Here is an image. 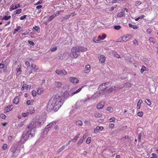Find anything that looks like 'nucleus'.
<instances>
[{"label": "nucleus", "instance_id": "nucleus-32", "mask_svg": "<svg viewBox=\"0 0 158 158\" xmlns=\"http://www.w3.org/2000/svg\"><path fill=\"white\" fill-rule=\"evenodd\" d=\"M102 116V114L101 113L96 112L94 114V116L97 118L101 117Z\"/></svg>", "mask_w": 158, "mask_h": 158}, {"label": "nucleus", "instance_id": "nucleus-37", "mask_svg": "<svg viewBox=\"0 0 158 158\" xmlns=\"http://www.w3.org/2000/svg\"><path fill=\"white\" fill-rule=\"evenodd\" d=\"M80 133H78L77 135H76L75 137H74V139H73V141L74 142H75L78 139V138L79 136L80 135Z\"/></svg>", "mask_w": 158, "mask_h": 158}, {"label": "nucleus", "instance_id": "nucleus-50", "mask_svg": "<svg viewBox=\"0 0 158 158\" xmlns=\"http://www.w3.org/2000/svg\"><path fill=\"white\" fill-rule=\"evenodd\" d=\"M17 73L16 74H17V75H18L21 73V72L22 71V69H21V68H19L17 70Z\"/></svg>", "mask_w": 158, "mask_h": 158}, {"label": "nucleus", "instance_id": "nucleus-5", "mask_svg": "<svg viewBox=\"0 0 158 158\" xmlns=\"http://www.w3.org/2000/svg\"><path fill=\"white\" fill-rule=\"evenodd\" d=\"M37 124L39 127H41L44 123L46 120V118L44 116H36L35 118Z\"/></svg>", "mask_w": 158, "mask_h": 158}, {"label": "nucleus", "instance_id": "nucleus-2", "mask_svg": "<svg viewBox=\"0 0 158 158\" xmlns=\"http://www.w3.org/2000/svg\"><path fill=\"white\" fill-rule=\"evenodd\" d=\"M35 129H32L27 127L22 136L21 139V142L22 143H24L29 138H31L35 135Z\"/></svg>", "mask_w": 158, "mask_h": 158}, {"label": "nucleus", "instance_id": "nucleus-9", "mask_svg": "<svg viewBox=\"0 0 158 158\" xmlns=\"http://www.w3.org/2000/svg\"><path fill=\"white\" fill-rule=\"evenodd\" d=\"M91 70V68L89 64L86 65L83 70V72L85 74H87L90 72Z\"/></svg>", "mask_w": 158, "mask_h": 158}, {"label": "nucleus", "instance_id": "nucleus-45", "mask_svg": "<svg viewBox=\"0 0 158 158\" xmlns=\"http://www.w3.org/2000/svg\"><path fill=\"white\" fill-rule=\"evenodd\" d=\"M21 28V27L20 26H18L17 27V28L15 29L14 30V32L13 33L14 34L16 33Z\"/></svg>", "mask_w": 158, "mask_h": 158}, {"label": "nucleus", "instance_id": "nucleus-51", "mask_svg": "<svg viewBox=\"0 0 158 158\" xmlns=\"http://www.w3.org/2000/svg\"><path fill=\"white\" fill-rule=\"evenodd\" d=\"M84 140L81 138L78 141L77 144L78 145H81L83 142Z\"/></svg>", "mask_w": 158, "mask_h": 158}, {"label": "nucleus", "instance_id": "nucleus-55", "mask_svg": "<svg viewBox=\"0 0 158 158\" xmlns=\"http://www.w3.org/2000/svg\"><path fill=\"white\" fill-rule=\"evenodd\" d=\"M123 15V12H120L117 15V16L119 17H122Z\"/></svg>", "mask_w": 158, "mask_h": 158}, {"label": "nucleus", "instance_id": "nucleus-31", "mask_svg": "<svg viewBox=\"0 0 158 158\" xmlns=\"http://www.w3.org/2000/svg\"><path fill=\"white\" fill-rule=\"evenodd\" d=\"M77 47H73L71 49V52H74V53H77L78 52V50Z\"/></svg>", "mask_w": 158, "mask_h": 158}, {"label": "nucleus", "instance_id": "nucleus-20", "mask_svg": "<svg viewBox=\"0 0 158 158\" xmlns=\"http://www.w3.org/2000/svg\"><path fill=\"white\" fill-rule=\"evenodd\" d=\"M77 48L78 52H85L87 50V49L86 48L83 47H77Z\"/></svg>", "mask_w": 158, "mask_h": 158}, {"label": "nucleus", "instance_id": "nucleus-35", "mask_svg": "<svg viewBox=\"0 0 158 158\" xmlns=\"http://www.w3.org/2000/svg\"><path fill=\"white\" fill-rule=\"evenodd\" d=\"M84 87V86H82L81 87L79 88L78 89H77L76 91H74V94H77L80 92L81 90Z\"/></svg>", "mask_w": 158, "mask_h": 158}, {"label": "nucleus", "instance_id": "nucleus-40", "mask_svg": "<svg viewBox=\"0 0 158 158\" xmlns=\"http://www.w3.org/2000/svg\"><path fill=\"white\" fill-rule=\"evenodd\" d=\"M92 139L91 137H88L86 140V143L87 144H89L90 143Z\"/></svg>", "mask_w": 158, "mask_h": 158}, {"label": "nucleus", "instance_id": "nucleus-13", "mask_svg": "<svg viewBox=\"0 0 158 158\" xmlns=\"http://www.w3.org/2000/svg\"><path fill=\"white\" fill-rule=\"evenodd\" d=\"M104 128L103 127L100 126H97L95 129H94V134H96L98 132V131H102L103 130Z\"/></svg>", "mask_w": 158, "mask_h": 158}, {"label": "nucleus", "instance_id": "nucleus-46", "mask_svg": "<svg viewBox=\"0 0 158 158\" xmlns=\"http://www.w3.org/2000/svg\"><path fill=\"white\" fill-rule=\"evenodd\" d=\"M33 102V100H28L27 102V104L28 105H32Z\"/></svg>", "mask_w": 158, "mask_h": 158}, {"label": "nucleus", "instance_id": "nucleus-57", "mask_svg": "<svg viewBox=\"0 0 158 158\" xmlns=\"http://www.w3.org/2000/svg\"><path fill=\"white\" fill-rule=\"evenodd\" d=\"M29 114V112H27L26 113H24L22 114V115L23 117L27 116Z\"/></svg>", "mask_w": 158, "mask_h": 158}, {"label": "nucleus", "instance_id": "nucleus-11", "mask_svg": "<svg viewBox=\"0 0 158 158\" xmlns=\"http://www.w3.org/2000/svg\"><path fill=\"white\" fill-rule=\"evenodd\" d=\"M69 81L74 85H76L79 81L78 79L74 77H70L69 78Z\"/></svg>", "mask_w": 158, "mask_h": 158}, {"label": "nucleus", "instance_id": "nucleus-56", "mask_svg": "<svg viewBox=\"0 0 158 158\" xmlns=\"http://www.w3.org/2000/svg\"><path fill=\"white\" fill-rule=\"evenodd\" d=\"M109 122H114L115 121V118L114 117H112L109 119Z\"/></svg>", "mask_w": 158, "mask_h": 158}, {"label": "nucleus", "instance_id": "nucleus-17", "mask_svg": "<svg viewBox=\"0 0 158 158\" xmlns=\"http://www.w3.org/2000/svg\"><path fill=\"white\" fill-rule=\"evenodd\" d=\"M101 96L100 93H98L97 92L94 93L92 95V98L94 100H97L98 99V98H99Z\"/></svg>", "mask_w": 158, "mask_h": 158}, {"label": "nucleus", "instance_id": "nucleus-7", "mask_svg": "<svg viewBox=\"0 0 158 158\" xmlns=\"http://www.w3.org/2000/svg\"><path fill=\"white\" fill-rule=\"evenodd\" d=\"M55 72L56 74L61 76H64L67 74V72L64 69H56Z\"/></svg>", "mask_w": 158, "mask_h": 158}, {"label": "nucleus", "instance_id": "nucleus-19", "mask_svg": "<svg viewBox=\"0 0 158 158\" xmlns=\"http://www.w3.org/2000/svg\"><path fill=\"white\" fill-rule=\"evenodd\" d=\"M31 67L34 72H37L39 69V67L34 64H32L31 65Z\"/></svg>", "mask_w": 158, "mask_h": 158}, {"label": "nucleus", "instance_id": "nucleus-1", "mask_svg": "<svg viewBox=\"0 0 158 158\" xmlns=\"http://www.w3.org/2000/svg\"><path fill=\"white\" fill-rule=\"evenodd\" d=\"M63 93L55 94L53 98L49 101L47 108L49 110H53L57 111L63 104L64 101L61 98Z\"/></svg>", "mask_w": 158, "mask_h": 158}, {"label": "nucleus", "instance_id": "nucleus-42", "mask_svg": "<svg viewBox=\"0 0 158 158\" xmlns=\"http://www.w3.org/2000/svg\"><path fill=\"white\" fill-rule=\"evenodd\" d=\"M55 17V15H53L51 16H50L48 19V21H50L52 20L53 18Z\"/></svg>", "mask_w": 158, "mask_h": 158}, {"label": "nucleus", "instance_id": "nucleus-6", "mask_svg": "<svg viewBox=\"0 0 158 158\" xmlns=\"http://www.w3.org/2000/svg\"><path fill=\"white\" fill-rule=\"evenodd\" d=\"M28 127L32 129L35 130V128L38 127H39L37 123L36 119L35 118L29 123Z\"/></svg>", "mask_w": 158, "mask_h": 158}, {"label": "nucleus", "instance_id": "nucleus-41", "mask_svg": "<svg viewBox=\"0 0 158 158\" xmlns=\"http://www.w3.org/2000/svg\"><path fill=\"white\" fill-rule=\"evenodd\" d=\"M113 54L115 57L117 58H120V56L116 52H113Z\"/></svg>", "mask_w": 158, "mask_h": 158}, {"label": "nucleus", "instance_id": "nucleus-58", "mask_svg": "<svg viewBox=\"0 0 158 158\" xmlns=\"http://www.w3.org/2000/svg\"><path fill=\"white\" fill-rule=\"evenodd\" d=\"M133 42L136 45H138V41L136 39L134 40L133 41Z\"/></svg>", "mask_w": 158, "mask_h": 158}, {"label": "nucleus", "instance_id": "nucleus-18", "mask_svg": "<svg viewBox=\"0 0 158 158\" xmlns=\"http://www.w3.org/2000/svg\"><path fill=\"white\" fill-rule=\"evenodd\" d=\"M79 56V54L77 53L72 52H71L70 54V56L72 58H77Z\"/></svg>", "mask_w": 158, "mask_h": 158}, {"label": "nucleus", "instance_id": "nucleus-64", "mask_svg": "<svg viewBox=\"0 0 158 158\" xmlns=\"http://www.w3.org/2000/svg\"><path fill=\"white\" fill-rule=\"evenodd\" d=\"M152 156L150 158H157L158 156L154 153H152Z\"/></svg>", "mask_w": 158, "mask_h": 158}, {"label": "nucleus", "instance_id": "nucleus-25", "mask_svg": "<svg viewBox=\"0 0 158 158\" xmlns=\"http://www.w3.org/2000/svg\"><path fill=\"white\" fill-rule=\"evenodd\" d=\"M93 41L94 42L96 43H98L101 42V41H100V40L98 38V36H95L93 39Z\"/></svg>", "mask_w": 158, "mask_h": 158}, {"label": "nucleus", "instance_id": "nucleus-63", "mask_svg": "<svg viewBox=\"0 0 158 158\" xmlns=\"http://www.w3.org/2000/svg\"><path fill=\"white\" fill-rule=\"evenodd\" d=\"M27 15H26L22 16L20 18V19L21 20H23L24 19H25L27 17Z\"/></svg>", "mask_w": 158, "mask_h": 158}, {"label": "nucleus", "instance_id": "nucleus-28", "mask_svg": "<svg viewBox=\"0 0 158 158\" xmlns=\"http://www.w3.org/2000/svg\"><path fill=\"white\" fill-rule=\"evenodd\" d=\"M44 90V89L43 88H39L37 89V93L38 94H42Z\"/></svg>", "mask_w": 158, "mask_h": 158}, {"label": "nucleus", "instance_id": "nucleus-23", "mask_svg": "<svg viewBox=\"0 0 158 158\" xmlns=\"http://www.w3.org/2000/svg\"><path fill=\"white\" fill-rule=\"evenodd\" d=\"M19 96H16L13 100V102L15 105H18L19 102Z\"/></svg>", "mask_w": 158, "mask_h": 158}, {"label": "nucleus", "instance_id": "nucleus-38", "mask_svg": "<svg viewBox=\"0 0 158 158\" xmlns=\"http://www.w3.org/2000/svg\"><path fill=\"white\" fill-rule=\"evenodd\" d=\"M149 40L150 42H152L153 44H155L156 43L155 41L153 38L152 37H150L149 38Z\"/></svg>", "mask_w": 158, "mask_h": 158}, {"label": "nucleus", "instance_id": "nucleus-27", "mask_svg": "<svg viewBox=\"0 0 158 158\" xmlns=\"http://www.w3.org/2000/svg\"><path fill=\"white\" fill-rule=\"evenodd\" d=\"M106 60L105 56L103 55H100L99 58V61L102 63H103L105 62Z\"/></svg>", "mask_w": 158, "mask_h": 158}, {"label": "nucleus", "instance_id": "nucleus-34", "mask_svg": "<svg viewBox=\"0 0 158 158\" xmlns=\"http://www.w3.org/2000/svg\"><path fill=\"white\" fill-rule=\"evenodd\" d=\"M113 89H114L115 90H116L117 89L115 88V86L113 87V86L111 87L110 88H109L108 90V92L109 93H110L111 92Z\"/></svg>", "mask_w": 158, "mask_h": 158}, {"label": "nucleus", "instance_id": "nucleus-16", "mask_svg": "<svg viewBox=\"0 0 158 158\" xmlns=\"http://www.w3.org/2000/svg\"><path fill=\"white\" fill-rule=\"evenodd\" d=\"M49 131V129L45 127L44 130V131L42 133V135L43 137H46L48 134Z\"/></svg>", "mask_w": 158, "mask_h": 158}, {"label": "nucleus", "instance_id": "nucleus-48", "mask_svg": "<svg viewBox=\"0 0 158 158\" xmlns=\"http://www.w3.org/2000/svg\"><path fill=\"white\" fill-rule=\"evenodd\" d=\"M107 110L108 111L110 112H113V109L111 107H109L107 108Z\"/></svg>", "mask_w": 158, "mask_h": 158}, {"label": "nucleus", "instance_id": "nucleus-43", "mask_svg": "<svg viewBox=\"0 0 158 158\" xmlns=\"http://www.w3.org/2000/svg\"><path fill=\"white\" fill-rule=\"evenodd\" d=\"M129 26L130 27L134 29H138V27L137 26H135V25H132L131 24H129Z\"/></svg>", "mask_w": 158, "mask_h": 158}, {"label": "nucleus", "instance_id": "nucleus-59", "mask_svg": "<svg viewBox=\"0 0 158 158\" xmlns=\"http://www.w3.org/2000/svg\"><path fill=\"white\" fill-rule=\"evenodd\" d=\"M114 126V124H113V123L110 124L109 125V128H111V129L113 128Z\"/></svg>", "mask_w": 158, "mask_h": 158}, {"label": "nucleus", "instance_id": "nucleus-29", "mask_svg": "<svg viewBox=\"0 0 158 158\" xmlns=\"http://www.w3.org/2000/svg\"><path fill=\"white\" fill-rule=\"evenodd\" d=\"M75 124L77 126H81L82 125L83 123L81 120H78L76 121L75 122Z\"/></svg>", "mask_w": 158, "mask_h": 158}, {"label": "nucleus", "instance_id": "nucleus-4", "mask_svg": "<svg viewBox=\"0 0 158 158\" xmlns=\"http://www.w3.org/2000/svg\"><path fill=\"white\" fill-rule=\"evenodd\" d=\"M132 36L130 34H126L120 37L118 40V42H127L132 39Z\"/></svg>", "mask_w": 158, "mask_h": 158}, {"label": "nucleus", "instance_id": "nucleus-15", "mask_svg": "<svg viewBox=\"0 0 158 158\" xmlns=\"http://www.w3.org/2000/svg\"><path fill=\"white\" fill-rule=\"evenodd\" d=\"M31 87V85H27L26 84H23V85L22 88L21 90H23L24 89L27 90L28 89H30Z\"/></svg>", "mask_w": 158, "mask_h": 158}, {"label": "nucleus", "instance_id": "nucleus-3", "mask_svg": "<svg viewBox=\"0 0 158 158\" xmlns=\"http://www.w3.org/2000/svg\"><path fill=\"white\" fill-rule=\"evenodd\" d=\"M74 88L71 89L70 90L66 91L64 92L61 91L60 92H58V94L63 93L61 96V98L62 99L67 98L70 96H72L74 95Z\"/></svg>", "mask_w": 158, "mask_h": 158}, {"label": "nucleus", "instance_id": "nucleus-61", "mask_svg": "<svg viewBox=\"0 0 158 158\" xmlns=\"http://www.w3.org/2000/svg\"><path fill=\"white\" fill-rule=\"evenodd\" d=\"M16 14H19L22 11V9H19L15 10Z\"/></svg>", "mask_w": 158, "mask_h": 158}, {"label": "nucleus", "instance_id": "nucleus-30", "mask_svg": "<svg viewBox=\"0 0 158 158\" xmlns=\"http://www.w3.org/2000/svg\"><path fill=\"white\" fill-rule=\"evenodd\" d=\"M143 102V101L141 99L139 100L137 105V109H139L140 108L141 104Z\"/></svg>", "mask_w": 158, "mask_h": 158}, {"label": "nucleus", "instance_id": "nucleus-54", "mask_svg": "<svg viewBox=\"0 0 158 158\" xmlns=\"http://www.w3.org/2000/svg\"><path fill=\"white\" fill-rule=\"evenodd\" d=\"M57 49V47L55 46L53 47V48H50V50L52 52H54L56 51Z\"/></svg>", "mask_w": 158, "mask_h": 158}, {"label": "nucleus", "instance_id": "nucleus-52", "mask_svg": "<svg viewBox=\"0 0 158 158\" xmlns=\"http://www.w3.org/2000/svg\"><path fill=\"white\" fill-rule=\"evenodd\" d=\"M2 148L4 150H5L7 149V144H4L2 146Z\"/></svg>", "mask_w": 158, "mask_h": 158}, {"label": "nucleus", "instance_id": "nucleus-22", "mask_svg": "<svg viewBox=\"0 0 158 158\" xmlns=\"http://www.w3.org/2000/svg\"><path fill=\"white\" fill-rule=\"evenodd\" d=\"M97 85V83L94 80L90 81L89 82V87L91 88L92 87H94Z\"/></svg>", "mask_w": 158, "mask_h": 158}, {"label": "nucleus", "instance_id": "nucleus-26", "mask_svg": "<svg viewBox=\"0 0 158 158\" xmlns=\"http://www.w3.org/2000/svg\"><path fill=\"white\" fill-rule=\"evenodd\" d=\"M62 83L61 82L59 81H55L54 83L55 86L56 87L59 88L62 86Z\"/></svg>", "mask_w": 158, "mask_h": 158}, {"label": "nucleus", "instance_id": "nucleus-14", "mask_svg": "<svg viewBox=\"0 0 158 158\" xmlns=\"http://www.w3.org/2000/svg\"><path fill=\"white\" fill-rule=\"evenodd\" d=\"M108 83H103L99 85L98 88L101 90H105L107 87Z\"/></svg>", "mask_w": 158, "mask_h": 158}, {"label": "nucleus", "instance_id": "nucleus-44", "mask_svg": "<svg viewBox=\"0 0 158 158\" xmlns=\"http://www.w3.org/2000/svg\"><path fill=\"white\" fill-rule=\"evenodd\" d=\"M114 28L116 30H119L121 28V27L120 25H118V26H114Z\"/></svg>", "mask_w": 158, "mask_h": 158}, {"label": "nucleus", "instance_id": "nucleus-60", "mask_svg": "<svg viewBox=\"0 0 158 158\" xmlns=\"http://www.w3.org/2000/svg\"><path fill=\"white\" fill-rule=\"evenodd\" d=\"M146 100H147V101L148 102V103H147V104L149 106H150L152 104L150 100L148 99H146Z\"/></svg>", "mask_w": 158, "mask_h": 158}, {"label": "nucleus", "instance_id": "nucleus-10", "mask_svg": "<svg viewBox=\"0 0 158 158\" xmlns=\"http://www.w3.org/2000/svg\"><path fill=\"white\" fill-rule=\"evenodd\" d=\"M20 5L19 4H17V5L13 4L10 6L9 8L10 11H12L13 10L20 7Z\"/></svg>", "mask_w": 158, "mask_h": 158}, {"label": "nucleus", "instance_id": "nucleus-39", "mask_svg": "<svg viewBox=\"0 0 158 158\" xmlns=\"http://www.w3.org/2000/svg\"><path fill=\"white\" fill-rule=\"evenodd\" d=\"M11 18V16L10 15H9L8 16H5L3 17L2 18V20H7Z\"/></svg>", "mask_w": 158, "mask_h": 158}, {"label": "nucleus", "instance_id": "nucleus-36", "mask_svg": "<svg viewBox=\"0 0 158 158\" xmlns=\"http://www.w3.org/2000/svg\"><path fill=\"white\" fill-rule=\"evenodd\" d=\"M13 109V106L10 105L9 106L7 107V109L6 110L7 112H9L11 110Z\"/></svg>", "mask_w": 158, "mask_h": 158}, {"label": "nucleus", "instance_id": "nucleus-24", "mask_svg": "<svg viewBox=\"0 0 158 158\" xmlns=\"http://www.w3.org/2000/svg\"><path fill=\"white\" fill-rule=\"evenodd\" d=\"M106 37V35L105 34H103L102 35H99L98 36V38L100 40V41L104 40Z\"/></svg>", "mask_w": 158, "mask_h": 158}, {"label": "nucleus", "instance_id": "nucleus-47", "mask_svg": "<svg viewBox=\"0 0 158 158\" xmlns=\"http://www.w3.org/2000/svg\"><path fill=\"white\" fill-rule=\"evenodd\" d=\"M146 69V68L144 66H143L142 67V68L141 69L140 72L141 73H143L144 71H145Z\"/></svg>", "mask_w": 158, "mask_h": 158}, {"label": "nucleus", "instance_id": "nucleus-33", "mask_svg": "<svg viewBox=\"0 0 158 158\" xmlns=\"http://www.w3.org/2000/svg\"><path fill=\"white\" fill-rule=\"evenodd\" d=\"M66 148L65 145H63L61 148H59L57 152V153H60V152L62 151L63 150L65 149Z\"/></svg>", "mask_w": 158, "mask_h": 158}, {"label": "nucleus", "instance_id": "nucleus-12", "mask_svg": "<svg viewBox=\"0 0 158 158\" xmlns=\"http://www.w3.org/2000/svg\"><path fill=\"white\" fill-rule=\"evenodd\" d=\"M105 105L104 103L103 102H101L98 103L96 105V108L98 110L102 109Z\"/></svg>", "mask_w": 158, "mask_h": 158}, {"label": "nucleus", "instance_id": "nucleus-8", "mask_svg": "<svg viewBox=\"0 0 158 158\" xmlns=\"http://www.w3.org/2000/svg\"><path fill=\"white\" fill-rule=\"evenodd\" d=\"M10 150L13 153V155L15 157L17 156L20 152L19 150L15 146L11 147Z\"/></svg>", "mask_w": 158, "mask_h": 158}, {"label": "nucleus", "instance_id": "nucleus-21", "mask_svg": "<svg viewBox=\"0 0 158 158\" xmlns=\"http://www.w3.org/2000/svg\"><path fill=\"white\" fill-rule=\"evenodd\" d=\"M56 124V122L55 121H53L49 123L46 127L48 129L51 127H53L55 126Z\"/></svg>", "mask_w": 158, "mask_h": 158}, {"label": "nucleus", "instance_id": "nucleus-53", "mask_svg": "<svg viewBox=\"0 0 158 158\" xmlns=\"http://www.w3.org/2000/svg\"><path fill=\"white\" fill-rule=\"evenodd\" d=\"M137 115L138 116L141 117L143 116V113L142 111L138 112L137 113Z\"/></svg>", "mask_w": 158, "mask_h": 158}, {"label": "nucleus", "instance_id": "nucleus-49", "mask_svg": "<svg viewBox=\"0 0 158 158\" xmlns=\"http://www.w3.org/2000/svg\"><path fill=\"white\" fill-rule=\"evenodd\" d=\"M32 94L33 96L35 97L36 96L37 92L35 90H33L32 91Z\"/></svg>", "mask_w": 158, "mask_h": 158}, {"label": "nucleus", "instance_id": "nucleus-62", "mask_svg": "<svg viewBox=\"0 0 158 158\" xmlns=\"http://www.w3.org/2000/svg\"><path fill=\"white\" fill-rule=\"evenodd\" d=\"M89 98H86L84 99H83L82 101V102L83 103H86V102H88L89 101Z\"/></svg>", "mask_w": 158, "mask_h": 158}]
</instances>
